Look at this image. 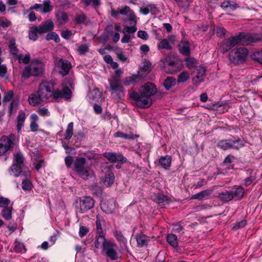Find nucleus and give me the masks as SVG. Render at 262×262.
<instances>
[{"instance_id": "nucleus-56", "label": "nucleus", "mask_w": 262, "mask_h": 262, "mask_svg": "<svg viewBox=\"0 0 262 262\" xmlns=\"http://www.w3.org/2000/svg\"><path fill=\"white\" fill-rule=\"evenodd\" d=\"M14 96V93L12 91H9L6 93H5L4 99L3 102L5 103L7 102H9Z\"/></svg>"}, {"instance_id": "nucleus-53", "label": "nucleus", "mask_w": 262, "mask_h": 262, "mask_svg": "<svg viewBox=\"0 0 262 262\" xmlns=\"http://www.w3.org/2000/svg\"><path fill=\"white\" fill-rule=\"evenodd\" d=\"M251 58L258 62L262 64V51L257 52L252 54Z\"/></svg>"}, {"instance_id": "nucleus-52", "label": "nucleus", "mask_w": 262, "mask_h": 262, "mask_svg": "<svg viewBox=\"0 0 262 262\" xmlns=\"http://www.w3.org/2000/svg\"><path fill=\"white\" fill-rule=\"evenodd\" d=\"M91 190L97 196H100L102 192V188L97 185H92L91 186Z\"/></svg>"}, {"instance_id": "nucleus-42", "label": "nucleus", "mask_w": 262, "mask_h": 262, "mask_svg": "<svg viewBox=\"0 0 262 262\" xmlns=\"http://www.w3.org/2000/svg\"><path fill=\"white\" fill-rule=\"evenodd\" d=\"M84 4L85 6H89L92 4L95 9H98L101 4L100 0H81Z\"/></svg>"}, {"instance_id": "nucleus-13", "label": "nucleus", "mask_w": 262, "mask_h": 262, "mask_svg": "<svg viewBox=\"0 0 262 262\" xmlns=\"http://www.w3.org/2000/svg\"><path fill=\"white\" fill-rule=\"evenodd\" d=\"M111 90L116 94L119 98L124 95V89L119 80L114 79L109 81Z\"/></svg>"}, {"instance_id": "nucleus-25", "label": "nucleus", "mask_w": 262, "mask_h": 262, "mask_svg": "<svg viewBox=\"0 0 262 262\" xmlns=\"http://www.w3.org/2000/svg\"><path fill=\"white\" fill-rule=\"evenodd\" d=\"M114 235L116 238L117 240L120 243L121 246L122 247L126 248L127 244V240L124 237L123 234L120 231H116L114 233Z\"/></svg>"}, {"instance_id": "nucleus-41", "label": "nucleus", "mask_w": 262, "mask_h": 262, "mask_svg": "<svg viewBox=\"0 0 262 262\" xmlns=\"http://www.w3.org/2000/svg\"><path fill=\"white\" fill-rule=\"evenodd\" d=\"M73 135V123L70 122L67 127L65 134V139L69 140Z\"/></svg>"}, {"instance_id": "nucleus-49", "label": "nucleus", "mask_w": 262, "mask_h": 262, "mask_svg": "<svg viewBox=\"0 0 262 262\" xmlns=\"http://www.w3.org/2000/svg\"><path fill=\"white\" fill-rule=\"evenodd\" d=\"M124 21H129L130 25L136 26L137 24V18L134 14V12L132 13L129 16L124 19Z\"/></svg>"}, {"instance_id": "nucleus-7", "label": "nucleus", "mask_w": 262, "mask_h": 262, "mask_svg": "<svg viewBox=\"0 0 262 262\" xmlns=\"http://www.w3.org/2000/svg\"><path fill=\"white\" fill-rule=\"evenodd\" d=\"M244 146V142L239 138L234 140L229 139L222 140L219 141L217 143V146L224 150L229 148H233L238 150Z\"/></svg>"}, {"instance_id": "nucleus-58", "label": "nucleus", "mask_w": 262, "mask_h": 262, "mask_svg": "<svg viewBox=\"0 0 262 262\" xmlns=\"http://www.w3.org/2000/svg\"><path fill=\"white\" fill-rule=\"evenodd\" d=\"M31 181H22V188L24 190H30L32 189Z\"/></svg>"}, {"instance_id": "nucleus-55", "label": "nucleus", "mask_w": 262, "mask_h": 262, "mask_svg": "<svg viewBox=\"0 0 262 262\" xmlns=\"http://www.w3.org/2000/svg\"><path fill=\"white\" fill-rule=\"evenodd\" d=\"M186 66L188 68H191L197 64V61L194 58H188L186 60Z\"/></svg>"}, {"instance_id": "nucleus-9", "label": "nucleus", "mask_w": 262, "mask_h": 262, "mask_svg": "<svg viewBox=\"0 0 262 262\" xmlns=\"http://www.w3.org/2000/svg\"><path fill=\"white\" fill-rule=\"evenodd\" d=\"M94 201L92 198L89 196H85L80 198L76 201V207L77 211L83 213L93 207Z\"/></svg>"}, {"instance_id": "nucleus-31", "label": "nucleus", "mask_w": 262, "mask_h": 262, "mask_svg": "<svg viewBox=\"0 0 262 262\" xmlns=\"http://www.w3.org/2000/svg\"><path fill=\"white\" fill-rule=\"evenodd\" d=\"M233 193V198L236 200H239L243 198L245 191L242 187H238L233 191H231Z\"/></svg>"}, {"instance_id": "nucleus-26", "label": "nucleus", "mask_w": 262, "mask_h": 262, "mask_svg": "<svg viewBox=\"0 0 262 262\" xmlns=\"http://www.w3.org/2000/svg\"><path fill=\"white\" fill-rule=\"evenodd\" d=\"M165 70L169 74L175 73L179 71L178 64L174 62H170L165 66Z\"/></svg>"}, {"instance_id": "nucleus-18", "label": "nucleus", "mask_w": 262, "mask_h": 262, "mask_svg": "<svg viewBox=\"0 0 262 262\" xmlns=\"http://www.w3.org/2000/svg\"><path fill=\"white\" fill-rule=\"evenodd\" d=\"M56 19L60 25L66 24L69 19L68 14L63 11H59L55 14Z\"/></svg>"}, {"instance_id": "nucleus-21", "label": "nucleus", "mask_w": 262, "mask_h": 262, "mask_svg": "<svg viewBox=\"0 0 262 262\" xmlns=\"http://www.w3.org/2000/svg\"><path fill=\"white\" fill-rule=\"evenodd\" d=\"M176 84V79L172 76L167 77L163 82V86L166 90H169Z\"/></svg>"}, {"instance_id": "nucleus-1", "label": "nucleus", "mask_w": 262, "mask_h": 262, "mask_svg": "<svg viewBox=\"0 0 262 262\" xmlns=\"http://www.w3.org/2000/svg\"><path fill=\"white\" fill-rule=\"evenodd\" d=\"M68 84L70 88L67 85H63L61 90H54V83L45 80L39 84L37 93L29 96V103L33 106H35L41 102H50L53 99L64 98L69 100L72 95L71 89H74V82L72 80H68Z\"/></svg>"}, {"instance_id": "nucleus-15", "label": "nucleus", "mask_w": 262, "mask_h": 262, "mask_svg": "<svg viewBox=\"0 0 262 262\" xmlns=\"http://www.w3.org/2000/svg\"><path fill=\"white\" fill-rule=\"evenodd\" d=\"M26 118V113L23 110H20L17 117L16 129L18 132H20L22 127L24 126V122Z\"/></svg>"}, {"instance_id": "nucleus-36", "label": "nucleus", "mask_w": 262, "mask_h": 262, "mask_svg": "<svg viewBox=\"0 0 262 262\" xmlns=\"http://www.w3.org/2000/svg\"><path fill=\"white\" fill-rule=\"evenodd\" d=\"M96 223L98 234H104L102 228V226L104 224L103 219L101 218L99 215H97Z\"/></svg>"}, {"instance_id": "nucleus-46", "label": "nucleus", "mask_w": 262, "mask_h": 262, "mask_svg": "<svg viewBox=\"0 0 262 262\" xmlns=\"http://www.w3.org/2000/svg\"><path fill=\"white\" fill-rule=\"evenodd\" d=\"M46 39L47 40H54L56 42H59L60 38L58 35L54 32L49 33L46 35Z\"/></svg>"}, {"instance_id": "nucleus-12", "label": "nucleus", "mask_w": 262, "mask_h": 262, "mask_svg": "<svg viewBox=\"0 0 262 262\" xmlns=\"http://www.w3.org/2000/svg\"><path fill=\"white\" fill-rule=\"evenodd\" d=\"M15 137L11 134L9 137L3 136L1 138V153H5L13 149Z\"/></svg>"}, {"instance_id": "nucleus-3", "label": "nucleus", "mask_w": 262, "mask_h": 262, "mask_svg": "<svg viewBox=\"0 0 262 262\" xmlns=\"http://www.w3.org/2000/svg\"><path fill=\"white\" fill-rule=\"evenodd\" d=\"M43 62L39 59H33L31 64L25 68L22 73V77L28 78L31 76H39L45 70Z\"/></svg>"}, {"instance_id": "nucleus-10", "label": "nucleus", "mask_w": 262, "mask_h": 262, "mask_svg": "<svg viewBox=\"0 0 262 262\" xmlns=\"http://www.w3.org/2000/svg\"><path fill=\"white\" fill-rule=\"evenodd\" d=\"M118 247L114 243L108 242L104 245L103 252L112 260L118 259L120 256V252L117 251Z\"/></svg>"}, {"instance_id": "nucleus-54", "label": "nucleus", "mask_w": 262, "mask_h": 262, "mask_svg": "<svg viewBox=\"0 0 262 262\" xmlns=\"http://www.w3.org/2000/svg\"><path fill=\"white\" fill-rule=\"evenodd\" d=\"M115 159V162H120L121 164L125 163L127 162V159L120 153H116Z\"/></svg>"}, {"instance_id": "nucleus-20", "label": "nucleus", "mask_w": 262, "mask_h": 262, "mask_svg": "<svg viewBox=\"0 0 262 262\" xmlns=\"http://www.w3.org/2000/svg\"><path fill=\"white\" fill-rule=\"evenodd\" d=\"M19 101L16 99H13L8 107V114L10 116L14 115L18 109Z\"/></svg>"}, {"instance_id": "nucleus-50", "label": "nucleus", "mask_w": 262, "mask_h": 262, "mask_svg": "<svg viewBox=\"0 0 262 262\" xmlns=\"http://www.w3.org/2000/svg\"><path fill=\"white\" fill-rule=\"evenodd\" d=\"M120 14L123 15H125L127 17L129 16L134 12L130 10L128 6H125L120 10Z\"/></svg>"}, {"instance_id": "nucleus-29", "label": "nucleus", "mask_w": 262, "mask_h": 262, "mask_svg": "<svg viewBox=\"0 0 262 262\" xmlns=\"http://www.w3.org/2000/svg\"><path fill=\"white\" fill-rule=\"evenodd\" d=\"M86 20L87 17L83 12L76 14L74 20L76 24H84Z\"/></svg>"}, {"instance_id": "nucleus-35", "label": "nucleus", "mask_w": 262, "mask_h": 262, "mask_svg": "<svg viewBox=\"0 0 262 262\" xmlns=\"http://www.w3.org/2000/svg\"><path fill=\"white\" fill-rule=\"evenodd\" d=\"M220 199L224 202H228L233 199V193L230 191H226L219 195Z\"/></svg>"}, {"instance_id": "nucleus-33", "label": "nucleus", "mask_w": 262, "mask_h": 262, "mask_svg": "<svg viewBox=\"0 0 262 262\" xmlns=\"http://www.w3.org/2000/svg\"><path fill=\"white\" fill-rule=\"evenodd\" d=\"M211 191L208 190H205L204 191H202L197 194L193 195L191 199H198V200H202L205 197L209 195L210 194H211Z\"/></svg>"}, {"instance_id": "nucleus-5", "label": "nucleus", "mask_w": 262, "mask_h": 262, "mask_svg": "<svg viewBox=\"0 0 262 262\" xmlns=\"http://www.w3.org/2000/svg\"><path fill=\"white\" fill-rule=\"evenodd\" d=\"M248 53L245 48H235L229 52V60L235 65L242 64L246 61Z\"/></svg>"}, {"instance_id": "nucleus-47", "label": "nucleus", "mask_w": 262, "mask_h": 262, "mask_svg": "<svg viewBox=\"0 0 262 262\" xmlns=\"http://www.w3.org/2000/svg\"><path fill=\"white\" fill-rule=\"evenodd\" d=\"M115 137H121L126 139H134V137L133 134H126L121 132H118L115 133Z\"/></svg>"}, {"instance_id": "nucleus-16", "label": "nucleus", "mask_w": 262, "mask_h": 262, "mask_svg": "<svg viewBox=\"0 0 262 262\" xmlns=\"http://www.w3.org/2000/svg\"><path fill=\"white\" fill-rule=\"evenodd\" d=\"M100 205L102 210L107 213L113 212L115 207L113 200L107 202H102Z\"/></svg>"}, {"instance_id": "nucleus-14", "label": "nucleus", "mask_w": 262, "mask_h": 262, "mask_svg": "<svg viewBox=\"0 0 262 262\" xmlns=\"http://www.w3.org/2000/svg\"><path fill=\"white\" fill-rule=\"evenodd\" d=\"M54 23L52 20H48L42 23L38 27L39 34H43L53 30Z\"/></svg>"}, {"instance_id": "nucleus-57", "label": "nucleus", "mask_w": 262, "mask_h": 262, "mask_svg": "<svg viewBox=\"0 0 262 262\" xmlns=\"http://www.w3.org/2000/svg\"><path fill=\"white\" fill-rule=\"evenodd\" d=\"M117 58L122 62H125L127 60L126 57L123 54L122 51L119 50L116 52Z\"/></svg>"}, {"instance_id": "nucleus-62", "label": "nucleus", "mask_w": 262, "mask_h": 262, "mask_svg": "<svg viewBox=\"0 0 262 262\" xmlns=\"http://www.w3.org/2000/svg\"><path fill=\"white\" fill-rule=\"evenodd\" d=\"M7 68L5 64H1V78H4L5 80L8 79V76L7 75Z\"/></svg>"}, {"instance_id": "nucleus-48", "label": "nucleus", "mask_w": 262, "mask_h": 262, "mask_svg": "<svg viewBox=\"0 0 262 262\" xmlns=\"http://www.w3.org/2000/svg\"><path fill=\"white\" fill-rule=\"evenodd\" d=\"M141 69L146 72H150L151 70V63L149 61L145 60L143 63V66Z\"/></svg>"}, {"instance_id": "nucleus-45", "label": "nucleus", "mask_w": 262, "mask_h": 262, "mask_svg": "<svg viewBox=\"0 0 262 262\" xmlns=\"http://www.w3.org/2000/svg\"><path fill=\"white\" fill-rule=\"evenodd\" d=\"M198 74L196 78L198 80L199 83L203 81V76L205 75L206 70L204 68H200L198 69Z\"/></svg>"}, {"instance_id": "nucleus-63", "label": "nucleus", "mask_w": 262, "mask_h": 262, "mask_svg": "<svg viewBox=\"0 0 262 262\" xmlns=\"http://www.w3.org/2000/svg\"><path fill=\"white\" fill-rule=\"evenodd\" d=\"M152 199L158 203H163L167 201L166 197L164 195H157L155 198H153Z\"/></svg>"}, {"instance_id": "nucleus-44", "label": "nucleus", "mask_w": 262, "mask_h": 262, "mask_svg": "<svg viewBox=\"0 0 262 262\" xmlns=\"http://www.w3.org/2000/svg\"><path fill=\"white\" fill-rule=\"evenodd\" d=\"M189 78V75L188 72H183L178 75V82L179 83L184 82Z\"/></svg>"}, {"instance_id": "nucleus-39", "label": "nucleus", "mask_w": 262, "mask_h": 262, "mask_svg": "<svg viewBox=\"0 0 262 262\" xmlns=\"http://www.w3.org/2000/svg\"><path fill=\"white\" fill-rule=\"evenodd\" d=\"M158 48L159 50L166 49L167 50H170L172 49V47L167 39H163L159 43Z\"/></svg>"}, {"instance_id": "nucleus-38", "label": "nucleus", "mask_w": 262, "mask_h": 262, "mask_svg": "<svg viewBox=\"0 0 262 262\" xmlns=\"http://www.w3.org/2000/svg\"><path fill=\"white\" fill-rule=\"evenodd\" d=\"M24 161L25 158L21 152H18L14 155V164L22 166Z\"/></svg>"}, {"instance_id": "nucleus-51", "label": "nucleus", "mask_w": 262, "mask_h": 262, "mask_svg": "<svg viewBox=\"0 0 262 262\" xmlns=\"http://www.w3.org/2000/svg\"><path fill=\"white\" fill-rule=\"evenodd\" d=\"M103 156L104 157H105L106 159H107L111 162H112V163L115 162V157L116 156L115 152H105V153L103 154Z\"/></svg>"}, {"instance_id": "nucleus-22", "label": "nucleus", "mask_w": 262, "mask_h": 262, "mask_svg": "<svg viewBox=\"0 0 262 262\" xmlns=\"http://www.w3.org/2000/svg\"><path fill=\"white\" fill-rule=\"evenodd\" d=\"M105 238L104 234H98L97 238L95 242V246L96 248H99L100 246H102L103 249L104 245L106 243H108Z\"/></svg>"}, {"instance_id": "nucleus-4", "label": "nucleus", "mask_w": 262, "mask_h": 262, "mask_svg": "<svg viewBox=\"0 0 262 262\" xmlns=\"http://www.w3.org/2000/svg\"><path fill=\"white\" fill-rule=\"evenodd\" d=\"M86 160L84 158L77 157L74 161V169L83 179H94V171L88 167H85Z\"/></svg>"}, {"instance_id": "nucleus-24", "label": "nucleus", "mask_w": 262, "mask_h": 262, "mask_svg": "<svg viewBox=\"0 0 262 262\" xmlns=\"http://www.w3.org/2000/svg\"><path fill=\"white\" fill-rule=\"evenodd\" d=\"M262 39V31L261 34H254L249 36L245 35V40H247L248 43H252L260 41Z\"/></svg>"}, {"instance_id": "nucleus-32", "label": "nucleus", "mask_w": 262, "mask_h": 262, "mask_svg": "<svg viewBox=\"0 0 262 262\" xmlns=\"http://www.w3.org/2000/svg\"><path fill=\"white\" fill-rule=\"evenodd\" d=\"M21 171V165L13 163L11 167V174L15 177L19 176Z\"/></svg>"}, {"instance_id": "nucleus-19", "label": "nucleus", "mask_w": 262, "mask_h": 262, "mask_svg": "<svg viewBox=\"0 0 262 262\" xmlns=\"http://www.w3.org/2000/svg\"><path fill=\"white\" fill-rule=\"evenodd\" d=\"M8 48L13 57L16 58L18 55V50L16 47L15 40L14 38H11L9 40V45Z\"/></svg>"}, {"instance_id": "nucleus-17", "label": "nucleus", "mask_w": 262, "mask_h": 262, "mask_svg": "<svg viewBox=\"0 0 262 262\" xmlns=\"http://www.w3.org/2000/svg\"><path fill=\"white\" fill-rule=\"evenodd\" d=\"M137 246L139 247H142L147 245L149 241V237L146 235L140 233L136 235Z\"/></svg>"}, {"instance_id": "nucleus-11", "label": "nucleus", "mask_w": 262, "mask_h": 262, "mask_svg": "<svg viewBox=\"0 0 262 262\" xmlns=\"http://www.w3.org/2000/svg\"><path fill=\"white\" fill-rule=\"evenodd\" d=\"M1 214L4 219L10 221L12 219V204L10 200L6 198L1 196Z\"/></svg>"}, {"instance_id": "nucleus-59", "label": "nucleus", "mask_w": 262, "mask_h": 262, "mask_svg": "<svg viewBox=\"0 0 262 262\" xmlns=\"http://www.w3.org/2000/svg\"><path fill=\"white\" fill-rule=\"evenodd\" d=\"M78 51L80 54H84L89 51V47L86 45H81L78 47Z\"/></svg>"}, {"instance_id": "nucleus-61", "label": "nucleus", "mask_w": 262, "mask_h": 262, "mask_svg": "<svg viewBox=\"0 0 262 262\" xmlns=\"http://www.w3.org/2000/svg\"><path fill=\"white\" fill-rule=\"evenodd\" d=\"M21 173V176H24L23 180H29L31 179V172L28 169H25Z\"/></svg>"}, {"instance_id": "nucleus-6", "label": "nucleus", "mask_w": 262, "mask_h": 262, "mask_svg": "<svg viewBox=\"0 0 262 262\" xmlns=\"http://www.w3.org/2000/svg\"><path fill=\"white\" fill-rule=\"evenodd\" d=\"M245 35L240 34L236 36H232L224 40L221 44L220 49L223 52H226L229 51L235 45L239 43H244Z\"/></svg>"}, {"instance_id": "nucleus-64", "label": "nucleus", "mask_w": 262, "mask_h": 262, "mask_svg": "<svg viewBox=\"0 0 262 262\" xmlns=\"http://www.w3.org/2000/svg\"><path fill=\"white\" fill-rule=\"evenodd\" d=\"M11 25V22L5 17H1V27L7 28Z\"/></svg>"}, {"instance_id": "nucleus-43", "label": "nucleus", "mask_w": 262, "mask_h": 262, "mask_svg": "<svg viewBox=\"0 0 262 262\" xmlns=\"http://www.w3.org/2000/svg\"><path fill=\"white\" fill-rule=\"evenodd\" d=\"M16 58L18 60L19 62H23L24 64H27L30 62V56L29 54H27L25 56L23 54L18 55Z\"/></svg>"}, {"instance_id": "nucleus-40", "label": "nucleus", "mask_w": 262, "mask_h": 262, "mask_svg": "<svg viewBox=\"0 0 262 262\" xmlns=\"http://www.w3.org/2000/svg\"><path fill=\"white\" fill-rule=\"evenodd\" d=\"M53 8L50 0H46L42 5V12L44 13L50 12L52 10Z\"/></svg>"}, {"instance_id": "nucleus-34", "label": "nucleus", "mask_w": 262, "mask_h": 262, "mask_svg": "<svg viewBox=\"0 0 262 262\" xmlns=\"http://www.w3.org/2000/svg\"><path fill=\"white\" fill-rule=\"evenodd\" d=\"M167 242L173 247H177L178 246V239L177 236L173 234H169L167 236Z\"/></svg>"}, {"instance_id": "nucleus-60", "label": "nucleus", "mask_w": 262, "mask_h": 262, "mask_svg": "<svg viewBox=\"0 0 262 262\" xmlns=\"http://www.w3.org/2000/svg\"><path fill=\"white\" fill-rule=\"evenodd\" d=\"M17 228V225L15 223H13L11 225L8 226L7 227L8 231H6V234L9 235L13 233Z\"/></svg>"}, {"instance_id": "nucleus-30", "label": "nucleus", "mask_w": 262, "mask_h": 262, "mask_svg": "<svg viewBox=\"0 0 262 262\" xmlns=\"http://www.w3.org/2000/svg\"><path fill=\"white\" fill-rule=\"evenodd\" d=\"M180 52L185 55H188L190 53L189 45L187 42H182L179 45Z\"/></svg>"}, {"instance_id": "nucleus-27", "label": "nucleus", "mask_w": 262, "mask_h": 262, "mask_svg": "<svg viewBox=\"0 0 262 262\" xmlns=\"http://www.w3.org/2000/svg\"><path fill=\"white\" fill-rule=\"evenodd\" d=\"M14 250L17 253H25L26 249L24 243L16 240L14 243Z\"/></svg>"}, {"instance_id": "nucleus-28", "label": "nucleus", "mask_w": 262, "mask_h": 262, "mask_svg": "<svg viewBox=\"0 0 262 262\" xmlns=\"http://www.w3.org/2000/svg\"><path fill=\"white\" fill-rule=\"evenodd\" d=\"M141 79V76L139 75H133L126 78L124 81V84L128 85L132 83L138 82Z\"/></svg>"}, {"instance_id": "nucleus-23", "label": "nucleus", "mask_w": 262, "mask_h": 262, "mask_svg": "<svg viewBox=\"0 0 262 262\" xmlns=\"http://www.w3.org/2000/svg\"><path fill=\"white\" fill-rule=\"evenodd\" d=\"M171 158L170 156L166 155L162 157L159 159V163L165 169H168L171 165Z\"/></svg>"}, {"instance_id": "nucleus-8", "label": "nucleus", "mask_w": 262, "mask_h": 262, "mask_svg": "<svg viewBox=\"0 0 262 262\" xmlns=\"http://www.w3.org/2000/svg\"><path fill=\"white\" fill-rule=\"evenodd\" d=\"M54 63L58 73L63 76L68 75L72 68L71 62L66 59L55 57Z\"/></svg>"}, {"instance_id": "nucleus-2", "label": "nucleus", "mask_w": 262, "mask_h": 262, "mask_svg": "<svg viewBox=\"0 0 262 262\" xmlns=\"http://www.w3.org/2000/svg\"><path fill=\"white\" fill-rule=\"evenodd\" d=\"M158 92L156 85L152 82H147L141 86L138 92L129 91V98L136 102L141 108H147L152 103V97Z\"/></svg>"}, {"instance_id": "nucleus-37", "label": "nucleus", "mask_w": 262, "mask_h": 262, "mask_svg": "<svg viewBox=\"0 0 262 262\" xmlns=\"http://www.w3.org/2000/svg\"><path fill=\"white\" fill-rule=\"evenodd\" d=\"M37 33L39 34L38 27H37V26L32 27L29 31V38L34 41L36 40L38 38Z\"/></svg>"}]
</instances>
